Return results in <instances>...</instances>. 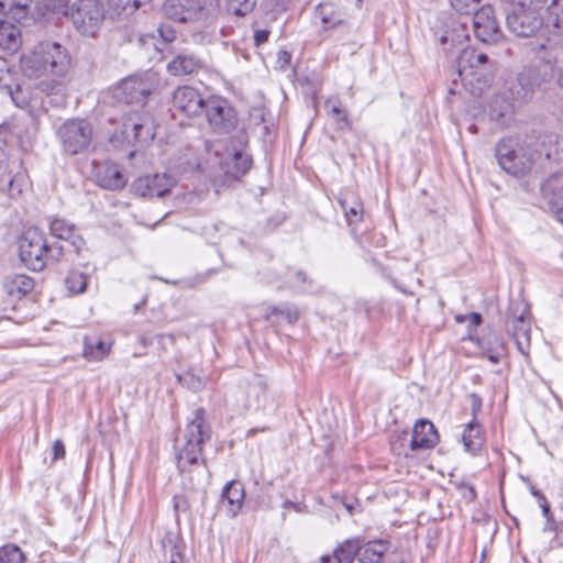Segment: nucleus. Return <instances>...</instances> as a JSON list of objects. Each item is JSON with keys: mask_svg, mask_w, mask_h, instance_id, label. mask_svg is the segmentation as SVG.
I'll return each mask as SVG.
<instances>
[{"mask_svg": "<svg viewBox=\"0 0 563 563\" xmlns=\"http://www.w3.org/2000/svg\"><path fill=\"white\" fill-rule=\"evenodd\" d=\"M209 438L205 429V410L199 408L194 412L192 420L187 424L183 439H177L176 460L180 472L190 471L196 465L202 452V443Z\"/></svg>", "mask_w": 563, "mask_h": 563, "instance_id": "obj_1", "label": "nucleus"}, {"mask_svg": "<svg viewBox=\"0 0 563 563\" xmlns=\"http://www.w3.org/2000/svg\"><path fill=\"white\" fill-rule=\"evenodd\" d=\"M19 253L27 268L41 272L49 260H58L62 256L63 246H49L42 231L30 228L20 240Z\"/></svg>", "mask_w": 563, "mask_h": 563, "instance_id": "obj_2", "label": "nucleus"}, {"mask_svg": "<svg viewBox=\"0 0 563 563\" xmlns=\"http://www.w3.org/2000/svg\"><path fill=\"white\" fill-rule=\"evenodd\" d=\"M95 132L92 124L80 118L64 121L56 130V137L63 154L75 156L86 153L91 147Z\"/></svg>", "mask_w": 563, "mask_h": 563, "instance_id": "obj_3", "label": "nucleus"}, {"mask_svg": "<svg viewBox=\"0 0 563 563\" xmlns=\"http://www.w3.org/2000/svg\"><path fill=\"white\" fill-rule=\"evenodd\" d=\"M159 86V75L147 70L123 79L115 88L114 96L125 103L143 104L146 98Z\"/></svg>", "mask_w": 563, "mask_h": 563, "instance_id": "obj_4", "label": "nucleus"}, {"mask_svg": "<svg viewBox=\"0 0 563 563\" xmlns=\"http://www.w3.org/2000/svg\"><path fill=\"white\" fill-rule=\"evenodd\" d=\"M550 79L545 65L523 68L508 87L514 102L526 103L530 101L536 91Z\"/></svg>", "mask_w": 563, "mask_h": 563, "instance_id": "obj_5", "label": "nucleus"}, {"mask_svg": "<svg viewBox=\"0 0 563 563\" xmlns=\"http://www.w3.org/2000/svg\"><path fill=\"white\" fill-rule=\"evenodd\" d=\"M104 14L99 0H76L73 2L70 19L79 33L93 36L100 29Z\"/></svg>", "mask_w": 563, "mask_h": 563, "instance_id": "obj_6", "label": "nucleus"}, {"mask_svg": "<svg viewBox=\"0 0 563 563\" xmlns=\"http://www.w3.org/2000/svg\"><path fill=\"white\" fill-rule=\"evenodd\" d=\"M206 114L209 128L218 134H228L238 125V115L228 100L220 97L206 99L202 110Z\"/></svg>", "mask_w": 563, "mask_h": 563, "instance_id": "obj_7", "label": "nucleus"}, {"mask_svg": "<svg viewBox=\"0 0 563 563\" xmlns=\"http://www.w3.org/2000/svg\"><path fill=\"white\" fill-rule=\"evenodd\" d=\"M121 134L128 143H148L155 137L154 122L147 111H131L123 115Z\"/></svg>", "mask_w": 563, "mask_h": 563, "instance_id": "obj_8", "label": "nucleus"}, {"mask_svg": "<svg viewBox=\"0 0 563 563\" xmlns=\"http://www.w3.org/2000/svg\"><path fill=\"white\" fill-rule=\"evenodd\" d=\"M496 157L499 166L514 176L525 175L532 166V155L525 148H514L509 140L497 145Z\"/></svg>", "mask_w": 563, "mask_h": 563, "instance_id": "obj_9", "label": "nucleus"}, {"mask_svg": "<svg viewBox=\"0 0 563 563\" xmlns=\"http://www.w3.org/2000/svg\"><path fill=\"white\" fill-rule=\"evenodd\" d=\"M472 25L476 38L483 43H496L501 36L495 11L490 5H483L475 11Z\"/></svg>", "mask_w": 563, "mask_h": 563, "instance_id": "obj_10", "label": "nucleus"}, {"mask_svg": "<svg viewBox=\"0 0 563 563\" xmlns=\"http://www.w3.org/2000/svg\"><path fill=\"white\" fill-rule=\"evenodd\" d=\"M507 27L519 37L534 35L543 25V14L512 8L506 16Z\"/></svg>", "mask_w": 563, "mask_h": 563, "instance_id": "obj_11", "label": "nucleus"}, {"mask_svg": "<svg viewBox=\"0 0 563 563\" xmlns=\"http://www.w3.org/2000/svg\"><path fill=\"white\" fill-rule=\"evenodd\" d=\"M203 11L200 0H166L163 4V12L168 19L183 23L201 19Z\"/></svg>", "mask_w": 563, "mask_h": 563, "instance_id": "obj_12", "label": "nucleus"}, {"mask_svg": "<svg viewBox=\"0 0 563 563\" xmlns=\"http://www.w3.org/2000/svg\"><path fill=\"white\" fill-rule=\"evenodd\" d=\"M175 186V179L167 174L147 175L137 178L133 185V191L141 197L162 198Z\"/></svg>", "mask_w": 563, "mask_h": 563, "instance_id": "obj_13", "label": "nucleus"}, {"mask_svg": "<svg viewBox=\"0 0 563 563\" xmlns=\"http://www.w3.org/2000/svg\"><path fill=\"white\" fill-rule=\"evenodd\" d=\"M47 75L65 76L70 67V56L66 48L56 42L41 44Z\"/></svg>", "mask_w": 563, "mask_h": 563, "instance_id": "obj_14", "label": "nucleus"}, {"mask_svg": "<svg viewBox=\"0 0 563 563\" xmlns=\"http://www.w3.org/2000/svg\"><path fill=\"white\" fill-rule=\"evenodd\" d=\"M173 104L175 109L188 117H194L202 112L206 99L200 92L191 86L178 87L173 93Z\"/></svg>", "mask_w": 563, "mask_h": 563, "instance_id": "obj_15", "label": "nucleus"}, {"mask_svg": "<svg viewBox=\"0 0 563 563\" xmlns=\"http://www.w3.org/2000/svg\"><path fill=\"white\" fill-rule=\"evenodd\" d=\"M439 441L438 432L433 423L427 419H421L413 426L410 446L412 450L432 449Z\"/></svg>", "mask_w": 563, "mask_h": 563, "instance_id": "obj_16", "label": "nucleus"}, {"mask_svg": "<svg viewBox=\"0 0 563 563\" xmlns=\"http://www.w3.org/2000/svg\"><path fill=\"white\" fill-rule=\"evenodd\" d=\"M97 184L109 190L121 189L126 184L125 176L121 173L119 166L113 163H104L96 169Z\"/></svg>", "mask_w": 563, "mask_h": 563, "instance_id": "obj_17", "label": "nucleus"}, {"mask_svg": "<svg viewBox=\"0 0 563 563\" xmlns=\"http://www.w3.org/2000/svg\"><path fill=\"white\" fill-rule=\"evenodd\" d=\"M49 231L55 238L68 242L76 253H78L85 244L84 239L77 233L75 225L64 219H52L49 221Z\"/></svg>", "mask_w": 563, "mask_h": 563, "instance_id": "obj_18", "label": "nucleus"}, {"mask_svg": "<svg viewBox=\"0 0 563 563\" xmlns=\"http://www.w3.org/2000/svg\"><path fill=\"white\" fill-rule=\"evenodd\" d=\"M529 311L525 309L522 313L515 317L511 322V334L516 342L518 351L526 357L530 350V322L527 319Z\"/></svg>", "mask_w": 563, "mask_h": 563, "instance_id": "obj_19", "label": "nucleus"}, {"mask_svg": "<svg viewBox=\"0 0 563 563\" xmlns=\"http://www.w3.org/2000/svg\"><path fill=\"white\" fill-rule=\"evenodd\" d=\"M202 66V60L195 54L181 53L167 64V71L173 76H187L196 74Z\"/></svg>", "mask_w": 563, "mask_h": 563, "instance_id": "obj_20", "label": "nucleus"}, {"mask_svg": "<svg viewBox=\"0 0 563 563\" xmlns=\"http://www.w3.org/2000/svg\"><path fill=\"white\" fill-rule=\"evenodd\" d=\"M243 485L238 481L229 482L222 490L221 506L225 508V511L230 517L236 516L243 505Z\"/></svg>", "mask_w": 563, "mask_h": 563, "instance_id": "obj_21", "label": "nucleus"}, {"mask_svg": "<svg viewBox=\"0 0 563 563\" xmlns=\"http://www.w3.org/2000/svg\"><path fill=\"white\" fill-rule=\"evenodd\" d=\"M20 63L22 73L30 78H40L47 75L41 45L22 55Z\"/></svg>", "mask_w": 563, "mask_h": 563, "instance_id": "obj_22", "label": "nucleus"}, {"mask_svg": "<svg viewBox=\"0 0 563 563\" xmlns=\"http://www.w3.org/2000/svg\"><path fill=\"white\" fill-rule=\"evenodd\" d=\"M3 287L10 297L20 299L33 290L34 282L24 274H14L5 277Z\"/></svg>", "mask_w": 563, "mask_h": 563, "instance_id": "obj_23", "label": "nucleus"}, {"mask_svg": "<svg viewBox=\"0 0 563 563\" xmlns=\"http://www.w3.org/2000/svg\"><path fill=\"white\" fill-rule=\"evenodd\" d=\"M32 0H14L10 4L8 11L2 10L1 18L8 21H15L19 24H29L33 21L31 15Z\"/></svg>", "mask_w": 563, "mask_h": 563, "instance_id": "obj_24", "label": "nucleus"}, {"mask_svg": "<svg viewBox=\"0 0 563 563\" xmlns=\"http://www.w3.org/2000/svg\"><path fill=\"white\" fill-rule=\"evenodd\" d=\"M267 386L261 376H253L245 385L246 407L258 408L266 396Z\"/></svg>", "mask_w": 563, "mask_h": 563, "instance_id": "obj_25", "label": "nucleus"}, {"mask_svg": "<svg viewBox=\"0 0 563 563\" xmlns=\"http://www.w3.org/2000/svg\"><path fill=\"white\" fill-rule=\"evenodd\" d=\"M389 549L387 540H373L361 547L358 560L362 563H379Z\"/></svg>", "mask_w": 563, "mask_h": 563, "instance_id": "obj_26", "label": "nucleus"}, {"mask_svg": "<svg viewBox=\"0 0 563 563\" xmlns=\"http://www.w3.org/2000/svg\"><path fill=\"white\" fill-rule=\"evenodd\" d=\"M152 0H108V10L110 19H119L133 14L141 5Z\"/></svg>", "mask_w": 563, "mask_h": 563, "instance_id": "obj_27", "label": "nucleus"}, {"mask_svg": "<svg viewBox=\"0 0 563 563\" xmlns=\"http://www.w3.org/2000/svg\"><path fill=\"white\" fill-rule=\"evenodd\" d=\"M339 203L350 224L362 221L363 205L356 196L346 192L339 199Z\"/></svg>", "mask_w": 563, "mask_h": 563, "instance_id": "obj_28", "label": "nucleus"}, {"mask_svg": "<svg viewBox=\"0 0 563 563\" xmlns=\"http://www.w3.org/2000/svg\"><path fill=\"white\" fill-rule=\"evenodd\" d=\"M462 442L465 450L472 454H475L481 450L483 445V438L476 418L466 424L462 434Z\"/></svg>", "mask_w": 563, "mask_h": 563, "instance_id": "obj_29", "label": "nucleus"}, {"mask_svg": "<svg viewBox=\"0 0 563 563\" xmlns=\"http://www.w3.org/2000/svg\"><path fill=\"white\" fill-rule=\"evenodd\" d=\"M251 163L252 161L249 155L238 151L225 163L227 174L233 178H239L250 169Z\"/></svg>", "mask_w": 563, "mask_h": 563, "instance_id": "obj_30", "label": "nucleus"}, {"mask_svg": "<svg viewBox=\"0 0 563 563\" xmlns=\"http://www.w3.org/2000/svg\"><path fill=\"white\" fill-rule=\"evenodd\" d=\"M110 351V345L101 340L85 339L84 342V356L88 361H101Z\"/></svg>", "mask_w": 563, "mask_h": 563, "instance_id": "obj_31", "label": "nucleus"}, {"mask_svg": "<svg viewBox=\"0 0 563 563\" xmlns=\"http://www.w3.org/2000/svg\"><path fill=\"white\" fill-rule=\"evenodd\" d=\"M476 51L473 48H464L457 58L459 75L464 77L475 75V69L478 68L476 63Z\"/></svg>", "mask_w": 563, "mask_h": 563, "instance_id": "obj_32", "label": "nucleus"}, {"mask_svg": "<svg viewBox=\"0 0 563 563\" xmlns=\"http://www.w3.org/2000/svg\"><path fill=\"white\" fill-rule=\"evenodd\" d=\"M361 545L356 539L344 541L335 551L334 560L336 563H352L355 555L358 556Z\"/></svg>", "mask_w": 563, "mask_h": 563, "instance_id": "obj_33", "label": "nucleus"}, {"mask_svg": "<svg viewBox=\"0 0 563 563\" xmlns=\"http://www.w3.org/2000/svg\"><path fill=\"white\" fill-rule=\"evenodd\" d=\"M88 283V277L85 273L73 269L69 272L67 277L65 278V286L69 294L78 295L82 294L86 290Z\"/></svg>", "mask_w": 563, "mask_h": 563, "instance_id": "obj_34", "label": "nucleus"}, {"mask_svg": "<svg viewBox=\"0 0 563 563\" xmlns=\"http://www.w3.org/2000/svg\"><path fill=\"white\" fill-rule=\"evenodd\" d=\"M275 318V321L285 320L288 323H295L298 319V311L296 308L290 306L285 307H268L266 309V319L273 320Z\"/></svg>", "mask_w": 563, "mask_h": 563, "instance_id": "obj_35", "label": "nucleus"}, {"mask_svg": "<svg viewBox=\"0 0 563 563\" xmlns=\"http://www.w3.org/2000/svg\"><path fill=\"white\" fill-rule=\"evenodd\" d=\"M316 18L320 19L325 29L332 27L341 22L332 3L319 4L316 8Z\"/></svg>", "mask_w": 563, "mask_h": 563, "instance_id": "obj_36", "label": "nucleus"}, {"mask_svg": "<svg viewBox=\"0 0 563 563\" xmlns=\"http://www.w3.org/2000/svg\"><path fill=\"white\" fill-rule=\"evenodd\" d=\"M23 552L15 544H5L0 549V563H23Z\"/></svg>", "mask_w": 563, "mask_h": 563, "instance_id": "obj_37", "label": "nucleus"}, {"mask_svg": "<svg viewBox=\"0 0 563 563\" xmlns=\"http://www.w3.org/2000/svg\"><path fill=\"white\" fill-rule=\"evenodd\" d=\"M257 0H228V11L238 16H245L253 11Z\"/></svg>", "mask_w": 563, "mask_h": 563, "instance_id": "obj_38", "label": "nucleus"}, {"mask_svg": "<svg viewBox=\"0 0 563 563\" xmlns=\"http://www.w3.org/2000/svg\"><path fill=\"white\" fill-rule=\"evenodd\" d=\"M325 109L328 113L342 125H349L346 110L342 108L341 102L334 99L325 101Z\"/></svg>", "mask_w": 563, "mask_h": 563, "instance_id": "obj_39", "label": "nucleus"}, {"mask_svg": "<svg viewBox=\"0 0 563 563\" xmlns=\"http://www.w3.org/2000/svg\"><path fill=\"white\" fill-rule=\"evenodd\" d=\"M177 379L181 385L194 391L201 390L206 385L205 378L194 374L190 371L177 375Z\"/></svg>", "mask_w": 563, "mask_h": 563, "instance_id": "obj_40", "label": "nucleus"}, {"mask_svg": "<svg viewBox=\"0 0 563 563\" xmlns=\"http://www.w3.org/2000/svg\"><path fill=\"white\" fill-rule=\"evenodd\" d=\"M548 0H512L514 8L542 14Z\"/></svg>", "mask_w": 563, "mask_h": 563, "instance_id": "obj_41", "label": "nucleus"}, {"mask_svg": "<svg viewBox=\"0 0 563 563\" xmlns=\"http://www.w3.org/2000/svg\"><path fill=\"white\" fill-rule=\"evenodd\" d=\"M541 196L544 200L545 205L549 207V200L551 198L558 200L559 196L555 194L556 191L561 192L563 195V187H561L556 179H549L545 183L541 185Z\"/></svg>", "mask_w": 563, "mask_h": 563, "instance_id": "obj_42", "label": "nucleus"}, {"mask_svg": "<svg viewBox=\"0 0 563 563\" xmlns=\"http://www.w3.org/2000/svg\"><path fill=\"white\" fill-rule=\"evenodd\" d=\"M451 7L461 14L475 13L479 0H449Z\"/></svg>", "mask_w": 563, "mask_h": 563, "instance_id": "obj_43", "label": "nucleus"}, {"mask_svg": "<svg viewBox=\"0 0 563 563\" xmlns=\"http://www.w3.org/2000/svg\"><path fill=\"white\" fill-rule=\"evenodd\" d=\"M46 7L54 13L63 14L70 18L73 3L68 0H47Z\"/></svg>", "mask_w": 563, "mask_h": 563, "instance_id": "obj_44", "label": "nucleus"}, {"mask_svg": "<svg viewBox=\"0 0 563 563\" xmlns=\"http://www.w3.org/2000/svg\"><path fill=\"white\" fill-rule=\"evenodd\" d=\"M555 194L559 196V198L555 200L549 197V209L555 213L558 221L563 224V195L559 191Z\"/></svg>", "mask_w": 563, "mask_h": 563, "instance_id": "obj_45", "label": "nucleus"}, {"mask_svg": "<svg viewBox=\"0 0 563 563\" xmlns=\"http://www.w3.org/2000/svg\"><path fill=\"white\" fill-rule=\"evenodd\" d=\"M12 75L5 67L3 60H0V90L5 89L11 92Z\"/></svg>", "mask_w": 563, "mask_h": 563, "instance_id": "obj_46", "label": "nucleus"}, {"mask_svg": "<svg viewBox=\"0 0 563 563\" xmlns=\"http://www.w3.org/2000/svg\"><path fill=\"white\" fill-rule=\"evenodd\" d=\"M559 9H561L562 13H563V5H561L560 0H552L550 2V4L547 7V12L549 14H551V15L553 14V15L556 16L555 22H554V24L556 26L559 25V19H558V16H559Z\"/></svg>", "mask_w": 563, "mask_h": 563, "instance_id": "obj_47", "label": "nucleus"}, {"mask_svg": "<svg viewBox=\"0 0 563 563\" xmlns=\"http://www.w3.org/2000/svg\"><path fill=\"white\" fill-rule=\"evenodd\" d=\"M65 456V445L62 440H55L53 443V460L63 459Z\"/></svg>", "mask_w": 563, "mask_h": 563, "instance_id": "obj_48", "label": "nucleus"}, {"mask_svg": "<svg viewBox=\"0 0 563 563\" xmlns=\"http://www.w3.org/2000/svg\"><path fill=\"white\" fill-rule=\"evenodd\" d=\"M158 32L166 42H173L176 37V32L169 26L163 25L158 29Z\"/></svg>", "mask_w": 563, "mask_h": 563, "instance_id": "obj_49", "label": "nucleus"}, {"mask_svg": "<svg viewBox=\"0 0 563 563\" xmlns=\"http://www.w3.org/2000/svg\"><path fill=\"white\" fill-rule=\"evenodd\" d=\"M269 36L268 30H256L254 33V42L256 46H260L267 42Z\"/></svg>", "mask_w": 563, "mask_h": 563, "instance_id": "obj_50", "label": "nucleus"}, {"mask_svg": "<svg viewBox=\"0 0 563 563\" xmlns=\"http://www.w3.org/2000/svg\"><path fill=\"white\" fill-rule=\"evenodd\" d=\"M470 400H471V409H472V413L473 416L475 417L476 413L478 411H481L482 409V399L478 395L476 394H471L470 395Z\"/></svg>", "mask_w": 563, "mask_h": 563, "instance_id": "obj_51", "label": "nucleus"}, {"mask_svg": "<svg viewBox=\"0 0 563 563\" xmlns=\"http://www.w3.org/2000/svg\"><path fill=\"white\" fill-rule=\"evenodd\" d=\"M294 284L295 285H299V284H305L307 282V274L303 272V271H297L294 273Z\"/></svg>", "mask_w": 563, "mask_h": 563, "instance_id": "obj_52", "label": "nucleus"}, {"mask_svg": "<svg viewBox=\"0 0 563 563\" xmlns=\"http://www.w3.org/2000/svg\"><path fill=\"white\" fill-rule=\"evenodd\" d=\"M475 57H476V63L478 65V68L488 62V57L484 53H477L476 52V56Z\"/></svg>", "mask_w": 563, "mask_h": 563, "instance_id": "obj_53", "label": "nucleus"}, {"mask_svg": "<svg viewBox=\"0 0 563 563\" xmlns=\"http://www.w3.org/2000/svg\"><path fill=\"white\" fill-rule=\"evenodd\" d=\"M174 550L175 552H172L169 563H183V559L180 556V553L176 550V547L174 548Z\"/></svg>", "mask_w": 563, "mask_h": 563, "instance_id": "obj_54", "label": "nucleus"}, {"mask_svg": "<svg viewBox=\"0 0 563 563\" xmlns=\"http://www.w3.org/2000/svg\"><path fill=\"white\" fill-rule=\"evenodd\" d=\"M540 507L542 509L543 516L548 517V515L550 512V506H549V504H548L545 498L540 500Z\"/></svg>", "mask_w": 563, "mask_h": 563, "instance_id": "obj_55", "label": "nucleus"}, {"mask_svg": "<svg viewBox=\"0 0 563 563\" xmlns=\"http://www.w3.org/2000/svg\"><path fill=\"white\" fill-rule=\"evenodd\" d=\"M139 342L143 345V347H147L152 344V338H148L146 335H141L139 338Z\"/></svg>", "mask_w": 563, "mask_h": 563, "instance_id": "obj_56", "label": "nucleus"}, {"mask_svg": "<svg viewBox=\"0 0 563 563\" xmlns=\"http://www.w3.org/2000/svg\"><path fill=\"white\" fill-rule=\"evenodd\" d=\"M471 319H472V322H473L474 324H476V325H478V324L482 322V317H481V314H479V313H477V312H473V313L471 314Z\"/></svg>", "mask_w": 563, "mask_h": 563, "instance_id": "obj_57", "label": "nucleus"}, {"mask_svg": "<svg viewBox=\"0 0 563 563\" xmlns=\"http://www.w3.org/2000/svg\"><path fill=\"white\" fill-rule=\"evenodd\" d=\"M530 492H531V494H532L533 496H536V497L539 499V501H540V500H542L543 498H545V497L543 496V494H542L541 492H539V490H538L536 487H533V486L530 488Z\"/></svg>", "mask_w": 563, "mask_h": 563, "instance_id": "obj_58", "label": "nucleus"}, {"mask_svg": "<svg viewBox=\"0 0 563 563\" xmlns=\"http://www.w3.org/2000/svg\"><path fill=\"white\" fill-rule=\"evenodd\" d=\"M319 563H336L335 560L330 555H324L320 559Z\"/></svg>", "mask_w": 563, "mask_h": 563, "instance_id": "obj_59", "label": "nucleus"}, {"mask_svg": "<svg viewBox=\"0 0 563 563\" xmlns=\"http://www.w3.org/2000/svg\"><path fill=\"white\" fill-rule=\"evenodd\" d=\"M488 360L493 363V364H497L499 362V357L496 355V354H489L488 355Z\"/></svg>", "mask_w": 563, "mask_h": 563, "instance_id": "obj_60", "label": "nucleus"}, {"mask_svg": "<svg viewBox=\"0 0 563 563\" xmlns=\"http://www.w3.org/2000/svg\"><path fill=\"white\" fill-rule=\"evenodd\" d=\"M558 84L560 87L563 88V70L560 73V75L558 77Z\"/></svg>", "mask_w": 563, "mask_h": 563, "instance_id": "obj_61", "label": "nucleus"}, {"mask_svg": "<svg viewBox=\"0 0 563 563\" xmlns=\"http://www.w3.org/2000/svg\"><path fill=\"white\" fill-rule=\"evenodd\" d=\"M165 338H168L172 342H174V335L169 334V335H158V339H165Z\"/></svg>", "mask_w": 563, "mask_h": 563, "instance_id": "obj_62", "label": "nucleus"}, {"mask_svg": "<svg viewBox=\"0 0 563 563\" xmlns=\"http://www.w3.org/2000/svg\"><path fill=\"white\" fill-rule=\"evenodd\" d=\"M360 45H361V44H360V41H358V37H357V38H355V40L353 41V47H358Z\"/></svg>", "mask_w": 563, "mask_h": 563, "instance_id": "obj_63", "label": "nucleus"}, {"mask_svg": "<svg viewBox=\"0 0 563 563\" xmlns=\"http://www.w3.org/2000/svg\"><path fill=\"white\" fill-rule=\"evenodd\" d=\"M446 41V36H442L441 42L444 43Z\"/></svg>", "mask_w": 563, "mask_h": 563, "instance_id": "obj_64", "label": "nucleus"}]
</instances>
